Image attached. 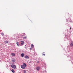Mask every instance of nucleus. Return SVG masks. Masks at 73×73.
Returning <instances> with one entry per match:
<instances>
[{
  "label": "nucleus",
  "instance_id": "nucleus-1",
  "mask_svg": "<svg viewBox=\"0 0 73 73\" xmlns=\"http://www.w3.org/2000/svg\"><path fill=\"white\" fill-rule=\"evenodd\" d=\"M21 66L22 69H25V67L27 66V65L25 63H23Z\"/></svg>",
  "mask_w": 73,
  "mask_h": 73
},
{
  "label": "nucleus",
  "instance_id": "nucleus-2",
  "mask_svg": "<svg viewBox=\"0 0 73 73\" xmlns=\"http://www.w3.org/2000/svg\"><path fill=\"white\" fill-rule=\"evenodd\" d=\"M11 68H13V69H17V68L16 67V66L15 65H11Z\"/></svg>",
  "mask_w": 73,
  "mask_h": 73
},
{
  "label": "nucleus",
  "instance_id": "nucleus-3",
  "mask_svg": "<svg viewBox=\"0 0 73 73\" xmlns=\"http://www.w3.org/2000/svg\"><path fill=\"white\" fill-rule=\"evenodd\" d=\"M25 58H26V59L28 58V59H29V56H28L27 55L25 56Z\"/></svg>",
  "mask_w": 73,
  "mask_h": 73
},
{
  "label": "nucleus",
  "instance_id": "nucleus-4",
  "mask_svg": "<svg viewBox=\"0 0 73 73\" xmlns=\"http://www.w3.org/2000/svg\"><path fill=\"white\" fill-rule=\"evenodd\" d=\"M21 45H23V44H24V42L23 41H21Z\"/></svg>",
  "mask_w": 73,
  "mask_h": 73
},
{
  "label": "nucleus",
  "instance_id": "nucleus-5",
  "mask_svg": "<svg viewBox=\"0 0 73 73\" xmlns=\"http://www.w3.org/2000/svg\"><path fill=\"white\" fill-rule=\"evenodd\" d=\"M11 54L12 56H15V54L14 53H11Z\"/></svg>",
  "mask_w": 73,
  "mask_h": 73
},
{
  "label": "nucleus",
  "instance_id": "nucleus-6",
  "mask_svg": "<svg viewBox=\"0 0 73 73\" xmlns=\"http://www.w3.org/2000/svg\"><path fill=\"white\" fill-rule=\"evenodd\" d=\"M40 69V67H38L36 68V69L37 70H39Z\"/></svg>",
  "mask_w": 73,
  "mask_h": 73
},
{
  "label": "nucleus",
  "instance_id": "nucleus-7",
  "mask_svg": "<svg viewBox=\"0 0 73 73\" xmlns=\"http://www.w3.org/2000/svg\"><path fill=\"white\" fill-rule=\"evenodd\" d=\"M70 46H73V42H71L70 44Z\"/></svg>",
  "mask_w": 73,
  "mask_h": 73
},
{
  "label": "nucleus",
  "instance_id": "nucleus-8",
  "mask_svg": "<svg viewBox=\"0 0 73 73\" xmlns=\"http://www.w3.org/2000/svg\"><path fill=\"white\" fill-rule=\"evenodd\" d=\"M21 56L22 57H24V53L21 54Z\"/></svg>",
  "mask_w": 73,
  "mask_h": 73
},
{
  "label": "nucleus",
  "instance_id": "nucleus-9",
  "mask_svg": "<svg viewBox=\"0 0 73 73\" xmlns=\"http://www.w3.org/2000/svg\"><path fill=\"white\" fill-rule=\"evenodd\" d=\"M17 46H20L19 45V43L18 42H17Z\"/></svg>",
  "mask_w": 73,
  "mask_h": 73
},
{
  "label": "nucleus",
  "instance_id": "nucleus-10",
  "mask_svg": "<svg viewBox=\"0 0 73 73\" xmlns=\"http://www.w3.org/2000/svg\"><path fill=\"white\" fill-rule=\"evenodd\" d=\"M5 43H6V44H8V41H5Z\"/></svg>",
  "mask_w": 73,
  "mask_h": 73
},
{
  "label": "nucleus",
  "instance_id": "nucleus-11",
  "mask_svg": "<svg viewBox=\"0 0 73 73\" xmlns=\"http://www.w3.org/2000/svg\"><path fill=\"white\" fill-rule=\"evenodd\" d=\"M11 71L12 72H13V73H15V71H14V70H13V69H12L11 70Z\"/></svg>",
  "mask_w": 73,
  "mask_h": 73
},
{
  "label": "nucleus",
  "instance_id": "nucleus-12",
  "mask_svg": "<svg viewBox=\"0 0 73 73\" xmlns=\"http://www.w3.org/2000/svg\"><path fill=\"white\" fill-rule=\"evenodd\" d=\"M31 48H33V47H34V46L32 44L31 45Z\"/></svg>",
  "mask_w": 73,
  "mask_h": 73
},
{
  "label": "nucleus",
  "instance_id": "nucleus-13",
  "mask_svg": "<svg viewBox=\"0 0 73 73\" xmlns=\"http://www.w3.org/2000/svg\"><path fill=\"white\" fill-rule=\"evenodd\" d=\"M44 52H43V53L42 54L43 55H44V56H45V54H44Z\"/></svg>",
  "mask_w": 73,
  "mask_h": 73
},
{
  "label": "nucleus",
  "instance_id": "nucleus-14",
  "mask_svg": "<svg viewBox=\"0 0 73 73\" xmlns=\"http://www.w3.org/2000/svg\"><path fill=\"white\" fill-rule=\"evenodd\" d=\"M1 34L2 36H4V33H2Z\"/></svg>",
  "mask_w": 73,
  "mask_h": 73
},
{
  "label": "nucleus",
  "instance_id": "nucleus-15",
  "mask_svg": "<svg viewBox=\"0 0 73 73\" xmlns=\"http://www.w3.org/2000/svg\"><path fill=\"white\" fill-rule=\"evenodd\" d=\"M24 73H26V71H25V70H24Z\"/></svg>",
  "mask_w": 73,
  "mask_h": 73
},
{
  "label": "nucleus",
  "instance_id": "nucleus-16",
  "mask_svg": "<svg viewBox=\"0 0 73 73\" xmlns=\"http://www.w3.org/2000/svg\"><path fill=\"white\" fill-rule=\"evenodd\" d=\"M27 38V36H25V37H24L23 38Z\"/></svg>",
  "mask_w": 73,
  "mask_h": 73
},
{
  "label": "nucleus",
  "instance_id": "nucleus-17",
  "mask_svg": "<svg viewBox=\"0 0 73 73\" xmlns=\"http://www.w3.org/2000/svg\"><path fill=\"white\" fill-rule=\"evenodd\" d=\"M12 61H13V62H15V60L13 59V60H12Z\"/></svg>",
  "mask_w": 73,
  "mask_h": 73
},
{
  "label": "nucleus",
  "instance_id": "nucleus-18",
  "mask_svg": "<svg viewBox=\"0 0 73 73\" xmlns=\"http://www.w3.org/2000/svg\"><path fill=\"white\" fill-rule=\"evenodd\" d=\"M30 50H32V48H30Z\"/></svg>",
  "mask_w": 73,
  "mask_h": 73
},
{
  "label": "nucleus",
  "instance_id": "nucleus-19",
  "mask_svg": "<svg viewBox=\"0 0 73 73\" xmlns=\"http://www.w3.org/2000/svg\"><path fill=\"white\" fill-rule=\"evenodd\" d=\"M23 35H25V33H23Z\"/></svg>",
  "mask_w": 73,
  "mask_h": 73
},
{
  "label": "nucleus",
  "instance_id": "nucleus-20",
  "mask_svg": "<svg viewBox=\"0 0 73 73\" xmlns=\"http://www.w3.org/2000/svg\"><path fill=\"white\" fill-rule=\"evenodd\" d=\"M70 29H71V27L70 28Z\"/></svg>",
  "mask_w": 73,
  "mask_h": 73
},
{
  "label": "nucleus",
  "instance_id": "nucleus-21",
  "mask_svg": "<svg viewBox=\"0 0 73 73\" xmlns=\"http://www.w3.org/2000/svg\"><path fill=\"white\" fill-rule=\"evenodd\" d=\"M25 48H27V47H25Z\"/></svg>",
  "mask_w": 73,
  "mask_h": 73
}]
</instances>
